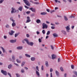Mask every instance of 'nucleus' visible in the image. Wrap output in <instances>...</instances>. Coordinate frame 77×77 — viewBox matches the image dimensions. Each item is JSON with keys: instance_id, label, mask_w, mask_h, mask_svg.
Segmentation results:
<instances>
[{"instance_id": "obj_1", "label": "nucleus", "mask_w": 77, "mask_h": 77, "mask_svg": "<svg viewBox=\"0 0 77 77\" xmlns=\"http://www.w3.org/2000/svg\"><path fill=\"white\" fill-rule=\"evenodd\" d=\"M24 41H26V43L28 45H31V46H32V45H33V42H29V40H28V39L25 38L24 39Z\"/></svg>"}, {"instance_id": "obj_2", "label": "nucleus", "mask_w": 77, "mask_h": 77, "mask_svg": "<svg viewBox=\"0 0 77 77\" xmlns=\"http://www.w3.org/2000/svg\"><path fill=\"white\" fill-rule=\"evenodd\" d=\"M23 1L25 3L26 5L30 6V3L27 0H23Z\"/></svg>"}, {"instance_id": "obj_3", "label": "nucleus", "mask_w": 77, "mask_h": 77, "mask_svg": "<svg viewBox=\"0 0 77 77\" xmlns=\"http://www.w3.org/2000/svg\"><path fill=\"white\" fill-rule=\"evenodd\" d=\"M10 19V20H11V21H12L13 22V23L12 24V26H13V27H14V26H16V24H15V23H14L15 22V20H14L13 19H12V17H11Z\"/></svg>"}, {"instance_id": "obj_4", "label": "nucleus", "mask_w": 77, "mask_h": 77, "mask_svg": "<svg viewBox=\"0 0 77 77\" xmlns=\"http://www.w3.org/2000/svg\"><path fill=\"white\" fill-rule=\"evenodd\" d=\"M42 29H47L48 27V26L45 24V23H44L42 24Z\"/></svg>"}, {"instance_id": "obj_5", "label": "nucleus", "mask_w": 77, "mask_h": 77, "mask_svg": "<svg viewBox=\"0 0 77 77\" xmlns=\"http://www.w3.org/2000/svg\"><path fill=\"white\" fill-rule=\"evenodd\" d=\"M11 9H12V11H11V14H13V13H15V12H16L17 11V12H19V11L18 10L16 11V10H15V8H11Z\"/></svg>"}, {"instance_id": "obj_6", "label": "nucleus", "mask_w": 77, "mask_h": 77, "mask_svg": "<svg viewBox=\"0 0 77 77\" xmlns=\"http://www.w3.org/2000/svg\"><path fill=\"white\" fill-rule=\"evenodd\" d=\"M1 72L2 74H3L4 75H7V72H6V71H4L3 70H1Z\"/></svg>"}, {"instance_id": "obj_7", "label": "nucleus", "mask_w": 77, "mask_h": 77, "mask_svg": "<svg viewBox=\"0 0 77 77\" xmlns=\"http://www.w3.org/2000/svg\"><path fill=\"white\" fill-rule=\"evenodd\" d=\"M66 29L67 32H69V30H70L69 26H67L66 27Z\"/></svg>"}, {"instance_id": "obj_8", "label": "nucleus", "mask_w": 77, "mask_h": 77, "mask_svg": "<svg viewBox=\"0 0 77 77\" xmlns=\"http://www.w3.org/2000/svg\"><path fill=\"white\" fill-rule=\"evenodd\" d=\"M29 9L30 10H31L32 11V12H35L36 10H35V9H33V8H29Z\"/></svg>"}, {"instance_id": "obj_9", "label": "nucleus", "mask_w": 77, "mask_h": 77, "mask_svg": "<svg viewBox=\"0 0 77 77\" xmlns=\"http://www.w3.org/2000/svg\"><path fill=\"white\" fill-rule=\"evenodd\" d=\"M52 59H54L56 57V56L54 54H52L51 56Z\"/></svg>"}, {"instance_id": "obj_10", "label": "nucleus", "mask_w": 77, "mask_h": 77, "mask_svg": "<svg viewBox=\"0 0 77 77\" xmlns=\"http://www.w3.org/2000/svg\"><path fill=\"white\" fill-rule=\"evenodd\" d=\"M17 49L18 50H21L23 49V47L22 46H19L17 48Z\"/></svg>"}, {"instance_id": "obj_11", "label": "nucleus", "mask_w": 77, "mask_h": 77, "mask_svg": "<svg viewBox=\"0 0 77 77\" xmlns=\"http://www.w3.org/2000/svg\"><path fill=\"white\" fill-rule=\"evenodd\" d=\"M17 40H16V39H15L14 40H11L10 41V42H12V43H14V42H16V41Z\"/></svg>"}, {"instance_id": "obj_12", "label": "nucleus", "mask_w": 77, "mask_h": 77, "mask_svg": "<svg viewBox=\"0 0 77 77\" xmlns=\"http://www.w3.org/2000/svg\"><path fill=\"white\" fill-rule=\"evenodd\" d=\"M14 32H15L13 30H11V32L9 33V35H12L14 33Z\"/></svg>"}, {"instance_id": "obj_13", "label": "nucleus", "mask_w": 77, "mask_h": 77, "mask_svg": "<svg viewBox=\"0 0 77 77\" xmlns=\"http://www.w3.org/2000/svg\"><path fill=\"white\" fill-rule=\"evenodd\" d=\"M55 73L57 76H59V72H58V71H57L56 70L55 71Z\"/></svg>"}, {"instance_id": "obj_14", "label": "nucleus", "mask_w": 77, "mask_h": 77, "mask_svg": "<svg viewBox=\"0 0 77 77\" xmlns=\"http://www.w3.org/2000/svg\"><path fill=\"white\" fill-rule=\"evenodd\" d=\"M53 36H54V37H57L58 36L57 34L56 33L53 34Z\"/></svg>"}, {"instance_id": "obj_15", "label": "nucleus", "mask_w": 77, "mask_h": 77, "mask_svg": "<svg viewBox=\"0 0 77 77\" xmlns=\"http://www.w3.org/2000/svg\"><path fill=\"white\" fill-rule=\"evenodd\" d=\"M36 22L37 23H38V24H39V23H41V20L38 19L36 20Z\"/></svg>"}, {"instance_id": "obj_16", "label": "nucleus", "mask_w": 77, "mask_h": 77, "mask_svg": "<svg viewBox=\"0 0 77 77\" xmlns=\"http://www.w3.org/2000/svg\"><path fill=\"white\" fill-rule=\"evenodd\" d=\"M1 48H2L3 53H5V52L6 51V50H5V49H4V48L2 47H1Z\"/></svg>"}, {"instance_id": "obj_17", "label": "nucleus", "mask_w": 77, "mask_h": 77, "mask_svg": "<svg viewBox=\"0 0 77 77\" xmlns=\"http://www.w3.org/2000/svg\"><path fill=\"white\" fill-rule=\"evenodd\" d=\"M47 14V12H43L41 13V14L42 15H46Z\"/></svg>"}, {"instance_id": "obj_18", "label": "nucleus", "mask_w": 77, "mask_h": 77, "mask_svg": "<svg viewBox=\"0 0 77 77\" xmlns=\"http://www.w3.org/2000/svg\"><path fill=\"white\" fill-rule=\"evenodd\" d=\"M22 9H23V7L21 6L19 8H18V10L20 11H22Z\"/></svg>"}, {"instance_id": "obj_19", "label": "nucleus", "mask_w": 77, "mask_h": 77, "mask_svg": "<svg viewBox=\"0 0 77 77\" xmlns=\"http://www.w3.org/2000/svg\"><path fill=\"white\" fill-rule=\"evenodd\" d=\"M61 32L64 35H66V32L65 31L62 30L61 31Z\"/></svg>"}, {"instance_id": "obj_20", "label": "nucleus", "mask_w": 77, "mask_h": 77, "mask_svg": "<svg viewBox=\"0 0 77 77\" xmlns=\"http://www.w3.org/2000/svg\"><path fill=\"white\" fill-rule=\"evenodd\" d=\"M31 60L32 61H34V60H35V57H31Z\"/></svg>"}, {"instance_id": "obj_21", "label": "nucleus", "mask_w": 77, "mask_h": 77, "mask_svg": "<svg viewBox=\"0 0 77 77\" xmlns=\"http://www.w3.org/2000/svg\"><path fill=\"white\" fill-rule=\"evenodd\" d=\"M8 68L9 69H11L12 68V65L10 64L8 66Z\"/></svg>"}, {"instance_id": "obj_22", "label": "nucleus", "mask_w": 77, "mask_h": 77, "mask_svg": "<svg viewBox=\"0 0 77 77\" xmlns=\"http://www.w3.org/2000/svg\"><path fill=\"white\" fill-rule=\"evenodd\" d=\"M30 21H31V20H30V19H27L26 22V23H29V22H30Z\"/></svg>"}, {"instance_id": "obj_23", "label": "nucleus", "mask_w": 77, "mask_h": 77, "mask_svg": "<svg viewBox=\"0 0 77 77\" xmlns=\"http://www.w3.org/2000/svg\"><path fill=\"white\" fill-rule=\"evenodd\" d=\"M45 64V65L46 66H48V61H46Z\"/></svg>"}, {"instance_id": "obj_24", "label": "nucleus", "mask_w": 77, "mask_h": 77, "mask_svg": "<svg viewBox=\"0 0 77 77\" xmlns=\"http://www.w3.org/2000/svg\"><path fill=\"white\" fill-rule=\"evenodd\" d=\"M19 34H20V32H18L17 33H16L15 34V37H17V36H18V35H19Z\"/></svg>"}, {"instance_id": "obj_25", "label": "nucleus", "mask_w": 77, "mask_h": 77, "mask_svg": "<svg viewBox=\"0 0 77 77\" xmlns=\"http://www.w3.org/2000/svg\"><path fill=\"white\" fill-rule=\"evenodd\" d=\"M25 56H26V57H30V55H28L27 54H25Z\"/></svg>"}, {"instance_id": "obj_26", "label": "nucleus", "mask_w": 77, "mask_h": 77, "mask_svg": "<svg viewBox=\"0 0 77 77\" xmlns=\"http://www.w3.org/2000/svg\"><path fill=\"white\" fill-rule=\"evenodd\" d=\"M36 74H37V75H38V76H39V72H38V71L36 70Z\"/></svg>"}, {"instance_id": "obj_27", "label": "nucleus", "mask_w": 77, "mask_h": 77, "mask_svg": "<svg viewBox=\"0 0 77 77\" xmlns=\"http://www.w3.org/2000/svg\"><path fill=\"white\" fill-rule=\"evenodd\" d=\"M64 20H65V21H67V20H68V18H67V17H66L64 16Z\"/></svg>"}, {"instance_id": "obj_28", "label": "nucleus", "mask_w": 77, "mask_h": 77, "mask_svg": "<svg viewBox=\"0 0 77 77\" xmlns=\"http://www.w3.org/2000/svg\"><path fill=\"white\" fill-rule=\"evenodd\" d=\"M16 61L17 63H21V61L18 59H17Z\"/></svg>"}, {"instance_id": "obj_29", "label": "nucleus", "mask_w": 77, "mask_h": 77, "mask_svg": "<svg viewBox=\"0 0 77 77\" xmlns=\"http://www.w3.org/2000/svg\"><path fill=\"white\" fill-rule=\"evenodd\" d=\"M25 64V62H23L21 64V66H23L24 65V64Z\"/></svg>"}, {"instance_id": "obj_30", "label": "nucleus", "mask_w": 77, "mask_h": 77, "mask_svg": "<svg viewBox=\"0 0 77 77\" xmlns=\"http://www.w3.org/2000/svg\"><path fill=\"white\" fill-rule=\"evenodd\" d=\"M50 31H48L47 33V35H50Z\"/></svg>"}, {"instance_id": "obj_31", "label": "nucleus", "mask_w": 77, "mask_h": 77, "mask_svg": "<svg viewBox=\"0 0 77 77\" xmlns=\"http://www.w3.org/2000/svg\"><path fill=\"white\" fill-rule=\"evenodd\" d=\"M73 72H74V74H75V75H76V76H77V72H76L75 71H73Z\"/></svg>"}, {"instance_id": "obj_32", "label": "nucleus", "mask_w": 77, "mask_h": 77, "mask_svg": "<svg viewBox=\"0 0 77 77\" xmlns=\"http://www.w3.org/2000/svg\"><path fill=\"white\" fill-rule=\"evenodd\" d=\"M12 59L13 60H15V57L14 56V55H13L12 56Z\"/></svg>"}, {"instance_id": "obj_33", "label": "nucleus", "mask_w": 77, "mask_h": 77, "mask_svg": "<svg viewBox=\"0 0 77 77\" xmlns=\"http://www.w3.org/2000/svg\"><path fill=\"white\" fill-rule=\"evenodd\" d=\"M42 33H43V34H45V30H42Z\"/></svg>"}, {"instance_id": "obj_34", "label": "nucleus", "mask_w": 77, "mask_h": 77, "mask_svg": "<svg viewBox=\"0 0 77 77\" xmlns=\"http://www.w3.org/2000/svg\"><path fill=\"white\" fill-rule=\"evenodd\" d=\"M36 70H37V71H39V69H38V66H36Z\"/></svg>"}, {"instance_id": "obj_35", "label": "nucleus", "mask_w": 77, "mask_h": 77, "mask_svg": "<svg viewBox=\"0 0 77 77\" xmlns=\"http://www.w3.org/2000/svg\"><path fill=\"white\" fill-rule=\"evenodd\" d=\"M60 70L61 71H63V68L62 67H60Z\"/></svg>"}, {"instance_id": "obj_36", "label": "nucleus", "mask_w": 77, "mask_h": 77, "mask_svg": "<svg viewBox=\"0 0 77 77\" xmlns=\"http://www.w3.org/2000/svg\"><path fill=\"white\" fill-rule=\"evenodd\" d=\"M16 75L17 77H20V75L16 73Z\"/></svg>"}, {"instance_id": "obj_37", "label": "nucleus", "mask_w": 77, "mask_h": 77, "mask_svg": "<svg viewBox=\"0 0 77 77\" xmlns=\"http://www.w3.org/2000/svg\"><path fill=\"white\" fill-rule=\"evenodd\" d=\"M71 68L72 69H74V65H71Z\"/></svg>"}, {"instance_id": "obj_38", "label": "nucleus", "mask_w": 77, "mask_h": 77, "mask_svg": "<svg viewBox=\"0 0 77 77\" xmlns=\"http://www.w3.org/2000/svg\"><path fill=\"white\" fill-rule=\"evenodd\" d=\"M21 72L22 73H23V72H24V70L23 69H22L21 70Z\"/></svg>"}, {"instance_id": "obj_39", "label": "nucleus", "mask_w": 77, "mask_h": 77, "mask_svg": "<svg viewBox=\"0 0 77 77\" xmlns=\"http://www.w3.org/2000/svg\"><path fill=\"white\" fill-rule=\"evenodd\" d=\"M69 18H75V17H74V16H70L69 17Z\"/></svg>"}, {"instance_id": "obj_40", "label": "nucleus", "mask_w": 77, "mask_h": 77, "mask_svg": "<svg viewBox=\"0 0 77 77\" xmlns=\"http://www.w3.org/2000/svg\"><path fill=\"white\" fill-rule=\"evenodd\" d=\"M51 49H52V50H54V47H53V46L52 45H51Z\"/></svg>"}, {"instance_id": "obj_41", "label": "nucleus", "mask_w": 77, "mask_h": 77, "mask_svg": "<svg viewBox=\"0 0 77 77\" xmlns=\"http://www.w3.org/2000/svg\"><path fill=\"white\" fill-rule=\"evenodd\" d=\"M27 14H30V11H28L26 12Z\"/></svg>"}, {"instance_id": "obj_42", "label": "nucleus", "mask_w": 77, "mask_h": 77, "mask_svg": "<svg viewBox=\"0 0 77 77\" xmlns=\"http://www.w3.org/2000/svg\"><path fill=\"white\" fill-rule=\"evenodd\" d=\"M41 69L42 71L44 70V66H42Z\"/></svg>"}, {"instance_id": "obj_43", "label": "nucleus", "mask_w": 77, "mask_h": 77, "mask_svg": "<svg viewBox=\"0 0 77 77\" xmlns=\"http://www.w3.org/2000/svg\"><path fill=\"white\" fill-rule=\"evenodd\" d=\"M14 65H16V66H19V65H18V64H17L16 63H14Z\"/></svg>"}, {"instance_id": "obj_44", "label": "nucleus", "mask_w": 77, "mask_h": 77, "mask_svg": "<svg viewBox=\"0 0 77 77\" xmlns=\"http://www.w3.org/2000/svg\"><path fill=\"white\" fill-rule=\"evenodd\" d=\"M51 28L52 29H54L55 28V27L53 26H51Z\"/></svg>"}, {"instance_id": "obj_45", "label": "nucleus", "mask_w": 77, "mask_h": 77, "mask_svg": "<svg viewBox=\"0 0 77 77\" xmlns=\"http://www.w3.org/2000/svg\"><path fill=\"white\" fill-rule=\"evenodd\" d=\"M38 41L39 42H41V38H39Z\"/></svg>"}, {"instance_id": "obj_46", "label": "nucleus", "mask_w": 77, "mask_h": 77, "mask_svg": "<svg viewBox=\"0 0 77 77\" xmlns=\"http://www.w3.org/2000/svg\"><path fill=\"white\" fill-rule=\"evenodd\" d=\"M24 7L25 8H26V9H29V7H27V6L26 5H25Z\"/></svg>"}, {"instance_id": "obj_47", "label": "nucleus", "mask_w": 77, "mask_h": 77, "mask_svg": "<svg viewBox=\"0 0 77 77\" xmlns=\"http://www.w3.org/2000/svg\"><path fill=\"white\" fill-rule=\"evenodd\" d=\"M9 27V26L8 25H7L6 26V28H8V27Z\"/></svg>"}, {"instance_id": "obj_48", "label": "nucleus", "mask_w": 77, "mask_h": 77, "mask_svg": "<svg viewBox=\"0 0 77 77\" xmlns=\"http://www.w3.org/2000/svg\"><path fill=\"white\" fill-rule=\"evenodd\" d=\"M4 39H6L7 38V37L6 35H4Z\"/></svg>"}, {"instance_id": "obj_49", "label": "nucleus", "mask_w": 77, "mask_h": 77, "mask_svg": "<svg viewBox=\"0 0 77 77\" xmlns=\"http://www.w3.org/2000/svg\"><path fill=\"white\" fill-rule=\"evenodd\" d=\"M8 75H9L10 77H12V76H11V74L9 73H8Z\"/></svg>"}, {"instance_id": "obj_50", "label": "nucleus", "mask_w": 77, "mask_h": 77, "mask_svg": "<svg viewBox=\"0 0 77 77\" xmlns=\"http://www.w3.org/2000/svg\"><path fill=\"white\" fill-rule=\"evenodd\" d=\"M4 1V0H1L0 1V3H2Z\"/></svg>"}, {"instance_id": "obj_51", "label": "nucleus", "mask_w": 77, "mask_h": 77, "mask_svg": "<svg viewBox=\"0 0 77 77\" xmlns=\"http://www.w3.org/2000/svg\"><path fill=\"white\" fill-rule=\"evenodd\" d=\"M52 71H53V69L51 68L50 70V72H52Z\"/></svg>"}, {"instance_id": "obj_52", "label": "nucleus", "mask_w": 77, "mask_h": 77, "mask_svg": "<svg viewBox=\"0 0 77 77\" xmlns=\"http://www.w3.org/2000/svg\"><path fill=\"white\" fill-rule=\"evenodd\" d=\"M46 11L47 12H50V10H49V9H46Z\"/></svg>"}, {"instance_id": "obj_53", "label": "nucleus", "mask_w": 77, "mask_h": 77, "mask_svg": "<svg viewBox=\"0 0 77 77\" xmlns=\"http://www.w3.org/2000/svg\"><path fill=\"white\" fill-rule=\"evenodd\" d=\"M60 59L58 58V62H60Z\"/></svg>"}, {"instance_id": "obj_54", "label": "nucleus", "mask_w": 77, "mask_h": 77, "mask_svg": "<svg viewBox=\"0 0 77 77\" xmlns=\"http://www.w3.org/2000/svg\"><path fill=\"white\" fill-rule=\"evenodd\" d=\"M36 33H37V35H39V33H40L38 31L36 32Z\"/></svg>"}, {"instance_id": "obj_55", "label": "nucleus", "mask_w": 77, "mask_h": 77, "mask_svg": "<svg viewBox=\"0 0 77 77\" xmlns=\"http://www.w3.org/2000/svg\"><path fill=\"white\" fill-rule=\"evenodd\" d=\"M50 75H51V77H53V75H52V73H51Z\"/></svg>"}, {"instance_id": "obj_56", "label": "nucleus", "mask_w": 77, "mask_h": 77, "mask_svg": "<svg viewBox=\"0 0 77 77\" xmlns=\"http://www.w3.org/2000/svg\"><path fill=\"white\" fill-rule=\"evenodd\" d=\"M46 22L47 24H50V22L48 21H46Z\"/></svg>"}, {"instance_id": "obj_57", "label": "nucleus", "mask_w": 77, "mask_h": 77, "mask_svg": "<svg viewBox=\"0 0 77 77\" xmlns=\"http://www.w3.org/2000/svg\"><path fill=\"white\" fill-rule=\"evenodd\" d=\"M26 36L27 38H29V35L27 34H26Z\"/></svg>"}, {"instance_id": "obj_58", "label": "nucleus", "mask_w": 77, "mask_h": 77, "mask_svg": "<svg viewBox=\"0 0 77 77\" xmlns=\"http://www.w3.org/2000/svg\"><path fill=\"white\" fill-rule=\"evenodd\" d=\"M27 18L28 20H30V17H29V16L27 17Z\"/></svg>"}, {"instance_id": "obj_59", "label": "nucleus", "mask_w": 77, "mask_h": 77, "mask_svg": "<svg viewBox=\"0 0 77 77\" xmlns=\"http://www.w3.org/2000/svg\"><path fill=\"white\" fill-rule=\"evenodd\" d=\"M55 0V2L56 3H57V2H58V1H57V0Z\"/></svg>"}, {"instance_id": "obj_60", "label": "nucleus", "mask_w": 77, "mask_h": 77, "mask_svg": "<svg viewBox=\"0 0 77 77\" xmlns=\"http://www.w3.org/2000/svg\"><path fill=\"white\" fill-rule=\"evenodd\" d=\"M68 1L70 2V3H71V0H67Z\"/></svg>"}, {"instance_id": "obj_61", "label": "nucleus", "mask_w": 77, "mask_h": 77, "mask_svg": "<svg viewBox=\"0 0 77 77\" xmlns=\"http://www.w3.org/2000/svg\"><path fill=\"white\" fill-rule=\"evenodd\" d=\"M66 73H65L64 74V77H66Z\"/></svg>"}, {"instance_id": "obj_62", "label": "nucleus", "mask_w": 77, "mask_h": 77, "mask_svg": "<svg viewBox=\"0 0 77 77\" xmlns=\"http://www.w3.org/2000/svg\"><path fill=\"white\" fill-rule=\"evenodd\" d=\"M74 26H72V29H74Z\"/></svg>"}, {"instance_id": "obj_63", "label": "nucleus", "mask_w": 77, "mask_h": 77, "mask_svg": "<svg viewBox=\"0 0 77 77\" xmlns=\"http://www.w3.org/2000/svg\"><path fill=\"white\" fill-rule=\"evenodd\" d=\"M25 69H26V70H27V69H28V68H27V67H25Z\"/></svg>"}, {"instance_id": "obj_64", "label": "nucleus", "mask_w": 77, "mask_h": 77, "mask_svg": "<svg viewBox=\"0 0 77 77\" xmlns=\"http://www.w3.org/2000/svg\"><path fill=\"white\" fill-rule=\"evenodd\" d=\"M55 24H59V23H57V22H56L55 23Z\"/></svg>"}]
</instances>
